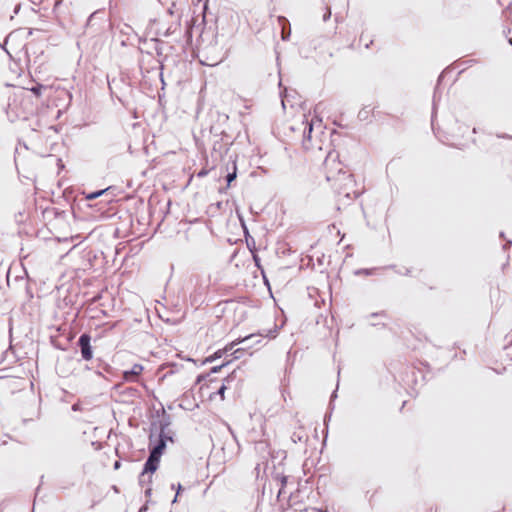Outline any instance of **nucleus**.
Masks as SVG:
<instances>
[{"instance_id":"nucleus-1","label":"nucleus","mask_w":512,"mask_h":512,"mask_svg":"<svg viewBox=\"0 0 512 512\" xmlns=\"http://www.w3.org/2000/svg\"><path fill=\"white\" fill-rule=\"evenodd\" d=\"M32 75L22 79L21 73L17 76V83L12 84L18 87L19 91L14 94L13 100L8 104L7 116L11 122L29 121L32 116Z\"/></svg>"},{"instance_id":"nucleus-2","label":"nucleus","mask_w":512,"mask_h":512,"mask_svg":"<svg viewBox=\"0 0 512 512\" xmlns=\"http://www.w3.org/2000/svg\"><path fill=\"white\" fill-rule=\"evenodd\" d=\"M30 35H32V28L15 29L14 31L10 32L4 40V46H9V48L3 47V50L9 55L11 59H17L19 62L24 61L29 76H31L32 72L29 65L30 57L28 53V43L25 40Z\"/></svg>"},{"instance_id":"nucleus-3","label":"nucleus","mask_w":512,"mask_h":512,"mask_svg":"<svg viewBox=\"0 0 512 512\" xmlns=\"http://www.w3.org/2000/svg\"><path fill=\"white\" fill-rule=\"evenodd\" d=\"M328 182H332V186L338 195V201L347 204L360 196V191L356 188L357 184L353 178V174L348 171L339 170L337 175H327Z\"/></svg>"},{"instance_id":"nucleus-4","label":"nucleus","mask_w":512,"mask_h":512,"mask_svg":"<svg viewBox=\"0 0 512 512\" xmlns=\"http://www.w3.org/2000/svg\"><path fill=\"white\" fill-rule=\"evenodd\" d=\"M29 147L26 142L18 141V145L15 148L14 162L18 172V177L22 183L31 179V171L25 166L24 156L28 154Z\"/></svg>"},{"instance_id":"nucleus-5","label":"nucleus","mask_w":512,"mask_h":512,"mask_svg":"<svg viewBox=\"0 0 512 512\" xmlns=\"http://www.w3.org/2000/svg\"><path fill=\"white\" fill-rule=\"evenodd\" d=\"M169 425H170L169 416H164L159 421V430H160V432H159V435H158V441L153 446L149 445V454L150 455H154V456H156L158 458H161L163 452L166 449L167 441L168 440L172 441V437L169 436L166 433V429L168 428Z\"/></svg>"},{"instance_id":"nucleus-6","label":"nucleus","mask_w":512,"mask_h":512,"mask_svg":"<svg viewBox=\"0 0 512 512\" xmlns=\"http://www.w3.org/2000/svg\"><path fill=\"white\" fill-rule=\"evenodd\" d=\"M260 336L261 335H258V334H250L242 339L235 340L234 342L236 343V345L243 344V347H240L237 349L233 348V351H232L233 359H240L244 355V352L246 350L252 348L257 343H260V341H261Z\"/></svg>"},{"instance_id":"nucleus-7","label":"nucleus","mask_w":512,"mask_h":512,"mask_svg":"<svg viewBox=\"0 0 512 512\" xmlns=\"http://www.w3.org/2000/svg\"><path fill=\"white\" fill-rule=\"evenodd\" d=\"M160 459L161 458H158L154 455H150L148 456L147 460L145 461L144 463V466H143V469H142V472L140 473L139 475V484L141 486H144L145 484V475L146 474H150V476H148V480L147 482L148 483H151L152 482V477H151V474H153L154 472L157 471L158 467H159V463H160Z\"/></svg>"},{"instance_id":"nucleus-8","label":"nucleus","mask_w":512,"mask_h":512,"mask_svg":"<svg viewBox=\"0 0 512 512\" xmlns=\"http://www.w3.org/2000/svg\"><path fill=\"white\" fill-rule=\"evenodd\" d=\"M77 346L83 360L89 361L93 358V348L91 346V336L88 333H82L77 341Z\"/></svg>"},{"instance_id":"nucleus-9","label":"nucleus","mask_w":512,"mask_h":512,"mask_svg":"<svg viewBox=\"0 0 512 512\" xmlns=\"http://www.w3.org/2000/svg\"><path fill=\"white\" fill-rule=\"evenodd\" d=\"M236 346V343L235 342H231L230 344L226 345L224 349H220V350H217L216 352H214L212 355H210L209 357H207L205 359V362H213L219 358H221L224 354L228 353V352H231L233 351V348Z\"/></svg>"},{"instance_id":"nucleus-10","label":"nucleus","mask_w":512,"mask_h":512,"mask_svg":"<svg viewBox=\"0 0 512 512\" xmlns=\"http://www.w3.org/2000/svg\"><path fill=\"white\" fill-rule=\"evenodd\" d=\"M143 371L141 364H134L130 370L123 372V378L126 381H132L135 377L139 376Z\"/></svg>"},{"instance_id":"nucleus-11","label":"nucleus","mask_w":512,"mask_h":512,"mask_svg":"<svg viewBox=\"0 0 512 512\" xmlns=\"http://www.w3.org/2000/svg\"><path fill=\"white\" fill-rule=\"evenodd\" d=\"M278 22L282 26L281 38H282V40L286 41V40L289 39V37L291 35L290 24H289L288 20L284 16H279L278 17Z\"/></svg>"},{"instance_id":"nucleus-12","label":"nucleus","mask_w":512,"mask_h":512,"mask_svg":"<svg viewBox=\"0 0 512 512\" xmlns=\"http://www.w3.org/2000/svg\"><path fill=\"white\" fill-rule=\"evenodd\" d=\"M21 265L23 267V270L27 276V278L29 279V274H28V266L32 263L31 259H30V254L29 253H26L24 254V248L22 247L21 248Z\"/></svg>"},{"instance_id":"nucleus-13","label":"nucleus","mask_w":512,"mask_h":512,"mask_svg":"<svg viewBox=\"0 0 512 512\" xmlns=\"http://www.w3.org/2000/svg\"><path fill=\"white\" fill-rule=\"evenodd\" d=\"M34 83H35L34 89H33L34 97L41 96L43 91H50L51 90L50 86L42 85L40 83H36L35 81H34Z\"/></svg>"},{"instance_id":"nucleus-14","label":"nucleus","mask_w":512,"mask_h":512,"mask_svg":"<svg viewBox=\"0 0 512 512\" xmlns=\"http://www.w3.org/2000/svg\"><path fill=\"white\" fill-rule=\"evenodd\" d=\"M236 177H237V166H236V162L233 161L232 162V171L228 172L226 175L227 185L230 186L231 183L236 179Z\"/></svg>"},{"instance_id":"nucleus-15","label":"nucleus","mask_w":512,"mask_h":512,"mask_svg":"<svg viewBox=\"0 0 512 512\" xmlns=\"http://www.w3.org/2000/svg\"><path fill=\"white\" fill-rule=\"evenodd\" d=\"M291 440L294 443L302 442L307 440V435L304 433L303 430L295 431L291 435Z\"/></svg>"},{"instance_id":"nucleus-16","label":"nucleus","mask_w":512,"mask_h":512,"mask_svg":"<svg viewBox=\"0 0 512 512\" xmlns=\"http://www.w3.org/2000/svg\"><path fill=\"white\" fill-rule=\"evenodd\" d=\"M233 374L232 373L231 375L227 376L225 379H224V382L222 383V385L219 387V389L217 390V394L221 396L222 399H224V393L227 389V384L233 380Z\"/></svg>"},{"instance_id":"nucleus-17","label":"nucleus","mask_w":512,"mask_h":512,"mask_svg":"<svg viewBox=\"0 0 512 512\" xmlns=\"http://www.w3.org/2000/svg\"><path fill=\"white\" fill-rule=\"evenodd\" d=\"M313 131V123H309L307 122L306 123V126L303 130V145H305V141L307 140H310L311 139V133Z\"/></svg>"},{"instance_id":"nucleus-18","label":"nucleus","mask_w":512,"mask_h":512,"mask_svg":"<svg viewBox=\"0 0 512 512\" xmlns=\"http://www.w3.org/2000/svg\"><path fill=\"white\" fill-rule=\"evenodd\" d=\"M44 220H50L56 215L55 208H45L41 211Z\"/></svg>"},{"instance_id":"nucleus-19","label":"nucleus","mask_w":512,"mask_h":512,"mask_svg":"<svg viewBox=\"0 0 512 512\" xmlns=\"http://www.w3.org/2000/svg\"><path fill=\"white\" fill-rule=\"evenodd\" d=\"M106 191H107V189H101V190H97V191L91 192V193L86 195V199L87 200L96 199V198L102 196Z\"/></svg>"},{"instance_id":"nucleus-20","label":"nucleus","mask_w":512,"mask_h":512,"mask_svg":"<svg viewBox=\"0 0 512 512\" xmlns=\"http://www.w3.org/2000/svg\"><path fill=\"white\" fill-rule=\"evenodd\" d=\"M155 41H156L155 52H156L157 56H161L163 54V49H162L163 42L160 41L159 39H156Z\"/></svg>"},{"instance_id":"nucleus-21","label":"nucleus","mask_w":512,"mask_h":512,"mask_svg":"<svg viewBox=\"0 0 512 512\" xmlns=\"http://www.w3.org/2000/svg\"><path fill=\"white\" fill-rule=\"evenodd\" d=\"M374 270H375L374 268H372V269H369V268L359 269V270L356 271V275L364 274V275L370 276V275L373 274Z\"/></svg>"},{"instance_id":"nucleus-22","label":"nucleus","mask_w":512,"mask_h":512,"mask_svg":"<svg viewBox=\"0 0 512 512\" xmlns=\"http://www.w3.org/2000/svg\"><path fill=\"white\" fill-rule=\"evenodd\" d=\"M155 64H159V66H158V67H156V66H152V67H151V69H152V70H155V69H159V70H160V72H159V77H160V79H161L162 83H164V81H163V73H162V70H163V64H162L160 61H155Z\"/></svg>"},{"instance_id":"nucleus-23","label":"nucleus","mask_w":512,"mask_h":512,"mask_svg":"<svg viewBox=\"0 0 512 512\" xmlns=\"http://www.w3.org/2000/svg\"><path fill=\"white\" fill-rule=\"evenodd\" d=\"M171 488L172 489H176V496L174 497L172 503H175L177 501V497L178 495L180 494V492L182 491V486L181 484H178L177 486H175V484H172L171 485Z\"/></svg>"},{"instance_id":"nucleus-24","label":"nucleus","mask_w":512,"mask_h":512,"mask_svg":"<svg viewBox=\"0 0 512 512\" xmlns=\"http://www.w3.org/2000/svg\"><path fill=\"white\" fill-rule=\"evenodd\" d=\"M229 362H225L219 366H214L211 368L210 373L215 374L218 373L223 367L227 366Z\"/></svg>"},{"instance_id":"nucleus-25","label":"nucleus","mask_w":512,"mask_h":512,"mask_svg":"<svg viewBox=\"0 0 512 512\" xmlns=\"http://www.w3.org/2000/svg\"><path fill=\"white\" fill-rule=\"evenodd\" d=\"M40 233H42V236H41V237H42L43 239H48V238H49V236H48V235H49V234H51L50 230H47V231H38V232L36 233V235H35V236H36V237H40Z\"/></svg>"},{"instance_id":"nucleus-26","label":"nucleus","mask_w":512,"mask_h":512,"mask_svg":"<svg viewBox=\"0 0 512 512\" xmlns=\"http://www.w3.org/2000/svg\"><path fill=\"white\" fill-rule=\"evenodd\" d=\"M15 220L18 224H21L24 222V215L22 212H19L18 214L15 215Z\"/></svg>"},{"instance_id":"nucleus-27","label":"nucleus","mask_w":512,"mask_h":512,"mask_svg":"<svg viewBox=\"0 0 512 512\" xmlns=\"http://www.w3.org/2000/svg\"><path fill=\"white\" fill-rule=\"evenodd\" d=\"M396 273L405 275V276H409V275H411V269L405 268L404 270H396Z\"/></svg>"},{"instance_id":"nucleus-28","label":"nucleus","mask_w":512,"mask_h":512,"mask_svg":"<svg viewBox=\"0 0 512 512\" xmlns=\"http://www.w3.org/2000/svg\"><path fill=\"white\" fill-rule=\"evenodd\" d=\"M35 152H36L39 156H41V157H46V156H48V157H52V156H53L52 154H50V153H46L45 151H42V150H39V149H37Z\"/></svg>"},{"instance_id":"nucleus-29","label":"nucleus","mask_w":512,"mask_h":512,"mask_svg":"<svg viewBox=\"0 0 512 512\" xmlns=\"http://www.w3.org/2000/svg\"><path fill=\"white\" fill-rule=\"evenodd\" d=\"M54 160H55L59 170L64 168V164L62 163V160L60 158H55Z\"/></svg>"},{"instance_id":"nucleus-30","label":"nucleus","mask_w":512,"mask_h":512,"mask_svg":"<svg viewBox=\"0 0 512 512\" xmlns=\"http://www.w3.org/2000/svg\"><path fill=\"white\" fill-rule=\"evenodd\" d=\"M369 317L371 318H375V317H385V313L384 312H377V313H372L369 315Z\"/></svg>"},{"instance_id":"nucleus-31","label":"nucleus","mask_w":512,"mask_h":512,"mask_svg":"<svg viewBox=\"0 0 512 512\" xmlns=\"http://www.w3.org/2000/svg\"><path fill=\"white\" fill-rule=\"evenodd\" d=\"M330 17H331V11H330V9H327L323 15V20L327 21Z\"/></svg>"},{"instance_id":"nucleus-32","label":"nucleus","mask_w":512,"mask_h":512,"mask_svg":"<svg viewBox=\"0 0 512 512\" xmlns=\"http://www.w3.org/2000/svg\"><path fill=\"white\" fill-rule=\"evenodd\" d=\"M358 116H359V118H360L361 120L366 119V118H367V111H365L364 109H363V110H361V111L359 112V115H358Z\"/></svg>"},{"instance_id":"nucleus-33","label":"nucleus","mask_w":512,"mask_h":512,"mask_svg":"<svg viewBox=\"0 0 512 512\" xmlns=\"http://www.w3.org/2000/svg\"><path fill=\"white\" fill-rule=\"evenodd\" d=\"M175 32V29H173L172 26H170L169 28H167V30L165 31L164 35L165 36H169L171 34H173Z\"/></svg>"},{"instance_id":"nucleus-34","label":"nucleus","mask_w":512,"mask_h":512,"mask_svg":"<svg viewBox=\"0 0 512 512\" xmlns=\"http://www.w3.org/2000/svg\"><path fill=\"white\" fill-rule=\"evenodd\" d=\"M512 245V240H507L503 245V250H507Z\"/></svg>"},{"instance_id":"nucleus-35","label":"nucleus","mask_w":512,"mask_h":512,"mask_svg":"<svg viewBox=\"0 0 512 512\" xmlns=\"http://www.w3.org/2000/svg\"><path fill=\"white\" fill-rule=\"evenodd\" d=\"M276 333H277V330L274 329V330H269L267 336L271 337V338H274L276 336Z\"/></svg>"},{"instance_id":"nucleus-36","label":"nucleus","mask_w":512,"mask_h":512,"mask_svg":"<svg viewBox=\"0 0 512 512\" xmlns=\"http://www.w3.org/2000/svg\"><path fill=\"white\" fill-rule=\"evenodd\" d=\"M96 13H97V12H94V13H92V14L89 16V18H88V20H87V25H90V24H91V22H92V20L94 19V17H95V15H96Z\"/></svg>"},{"instance_id":"nucleus-37","label":"nucleus","mask_w":512,"mask_h":512,"mask_svg":"<svg viewBox=\"0 0 512 512\" xmlns=\"http://www.w3.org/2000/svg\"><path fill=\"white\" fill-rule=\"evenodd\" d=\"M56 369H57V372L59 373V375H61V376H65L66 372H65V371H63V370L61 369V366H60V365H58V366L56 367Z\"/></svg>"},{"instance_id":"nucleus-38","label":"nucleus","mask_w":512,"mask_h":512,"mask_svg":"<svg viewBox=\"0 0 512 512\" xmlns=\"http://www.w3.org/2000/svg\"><path fill=\"white\" fill-rule=\"evenodd\" d=\"M57 147H58V144L56 142H52L50 144V150L51 151H55Z\"/></svg>"},{"instance_id":"nucleus-39","label":"nucleus","mask_w":512,"mask_h":512,"mask_svg":"<svg viewBox=\"0 0 512 512\" xmlns=\"http://www.w3.org/2000/svg\"><path fill=\"white\" fill-rule=\"evenodd\" d=\"M436 93H437V88L435 89L434 97H433V110L436 109Z\"/></svg>"},{"instance_id":"nucleus-40","label":"nucleus","mask_w":512,"mask_h":512,"mask_svg":"<svg viewBox=\"0 0 512 512\" xmlns=\"http://www.w3.org/2000/svg\"><path fill=\"white\" fill-rule=\"evenodd\" d=\"M120 466H121V462L117 460V461H115V462H114L113 468H114L115 470H117V469H119V468H120Z\"/></svg>"},{"instance_id":"nucleus-41","label":"nucleus","mask_w":512,"mask_h":512,"mask_svg":"<svg viewBox=\"0 0 512 512\" xmlns=\"http://www.w3.org/2000/svg\"><path fill=\"white\" fill-rule=\"evenodd\" d=\"M20 9H21V4L19 3V4H17V5L15 6V8H14V14H18V13H19V11H20Z\"/></svg>"},{"instance_id":"nucleus-42","label":"nucleus","mask_w":512,"mask_h":512,"mask_svg":"<svg viewBox=\"0 0 512 512\" xmlns=\"http://www.w3.org/2000/svg\"><path fill=\"white\" fill-rule=\"evenodd\" d=\"M207 175V171L206 170H200L199 173H198V177H204Z\"/></svg>"},{"instance_id":"nucleus-43","label":"nucleus","mask_w":512,"mask_h":512,"mask_svg":"<svg viewBox=\"0 0 512 512\" xmlns=\"http://www.w3.org/2000/svg\"><path fill=\"white\" fill-rule=\"evenodd\" d=\"M18 234H19L20 236H21L22 234H26V235H27V234H28V231H27L25 228H23V229H19V230H18Z\"/></svg>"},{"instance_id":"nucleus-44","label":"nucleus","mask_w":512,"mask_h":512,"mask_svg":"<svg viewBox=\"0 0 512 512\" xmlns=\"http://www.w3.org/2000/svg\"><path fill=\"white\" fill-rule=\"evenodd\" d=\"M151 493H152V489L150 487L145 490V495L146 496H150Z\"/></svg>"},{"instance_id":"nucleus-45","label":"nucleus","mask_w":512,"mask_h":512,"mask_svg":"<svg viewBox=\"0 0 512 512\" xmlns=\"http://www.w3.org/2000/svg\"><path fill=\"white\" fill-rule=\"evenodd\" d=\"M337 397V390L333 391L331 395V401H333Z\"/></svg>"},{"instance_id":"nucleus-46","label":"nucleus","mask_w":512,"mask_h":512,"mask_svg":"<svg viewBox=\"0 0 512 512\" xmlns=\"http://www.w3.org/2000/svg\"><path fill=\"white\" fill-rule=\"evenodd\" d=\"M443 76H444V71L438 77V84L441 82Z\"/></svg>"},{"instance_id":"nucleus-47","label":"nucleus","mask_w":512,"mask_h":512,"mask_svg":"<svg viewBox=\"0 0 512 512\" xmlns=\"http://www.w3.org/2000/svg\"><path fill=\"white\" fill-rule=\"evenodd\" d=\"M139 512H147V507H146V506H142V507L139 509Z\"/></svg>"},{"instance_id":"nucleus-48","label":"nucleus","mask_w":512,"mask_h":512,"mask_svg":"<svg viewBox=\"0 0 512 512\" xmlns=\"http://www.w3.org/2000/svg\"><path fill=\"white\" fill-rule=\"evenodd\" d=\"M254 260H255L256 265H257L258 267H260L259 259H258L256 256H254Z\"/></svg>"},{"instance_id":"nucleus-49","label":"nucleus","mask_w":512,"mask_h":512,"mask_svg":"<svg viewBox=\"0 0 512 512\" xmlns=\"http://www.w3.org/2000/svg\"><path fill=\"white\" fill-rule=\"evenodd\" d=\"M26 291H27V294H28L30 297H32V294L30 293V289H29V286H28V285L26 286Z\"/></svg>"},{"instance_id":"nucleus-50","label":"nucleus","mask_w":512,"mask_h":512,"mask_svg":"<svg viewBox=\"0 0 512 512\" xmlns=\"http://www.w3.org/2000/svg\"><path fill=\"white\" fill-rule=\"evenodd\" d=\"M29 380V385H30V388L32 389V384H33V381L31 378L28 379Z\"/></svg>"},{"instance_id":"nucleus-51","label":"nucleus","mask_w":512,"mask_h":512,"mask_svg":"<svg viewBox=\"0 0 512 512\" xmlns=\"http://www.w3.org/2000/svg\"><path fill=\"white\" fill-rule=\"evenodd\" d=\"M499 236H500L501 238H505V234H504V232H500Z\"/></svg>"},{"instance_id":"nucleus-52","label":"nucleus","mask_w":512,"mask_h":512,"mask_svg":"<svg viewBox=\"0 0 512 512\" xmlns=\"http://www.w3.org/2000/svg\"><path fill=\"white\" fill-rule=\"evenodd\" d=\"M508 43L512 46V37L508 38Z\"/></svg>"},{"instance_id":"nucleus-53","label":"nucleus","mask_w":512,"mask_h":512,"mask_svg":"<svg viewBox=\"0 0 512 512\" xmlns=\"http://www.w3.org/2000/svg\"><path fill=\"white\" fill-rule=\"evenodd\" d=\"M0 47L3 49V47H4V42H3V43H1V42H0ZM5 48H8V47H7V46H5Z\"/></svg>"},{"instance_id":"nucleus-54","label":"nucleus","mask_w":512,"mask_h":512,"mask_svg":"<svg viewBox=\"0 0 512 512\" xmlns=\"http://www.w3.org/2000/svg\"><path fill=\"white\" fill-rule=\"evenodd\" d=\"M387 268H395V266L394 265H389V266H387Z\"/></svg>"},{"instance_id":"nucleus-55","label":"nucleus","mask_w":512,"mask_h":512,"mask_svg":"<svg viewBox=\"0 0 512 512\" xmlns=\"http://www.w3.org/2000/svg\"><path fill=\"white\" fill-rule=\"evenodd\" d=\"M36 493H34V496H33V499H34V502L36 501Z\"/></svg>"},{"instance_id":"nucleus-56","label":"nucleus","mask_w":512,"mask_h":512,"mask_svg":"<svg viewBox=\"0 0 512 512\" xmlns=\"http://www.w3.org/2000/svg\"><path fill=\"white\" fill-rule=\"evenodd\" d=\"M36 4H37V3H36V1L34 0L33 5H36Z\"/></svg>"}]
</instances>
